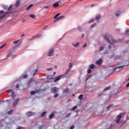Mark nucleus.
I'll list each match as a JSON object with an SVG mask.
<instances>
[{"label": "nucleus", "instance_id": "f257e3e1", "mask_svg": "<svg viewBox=\"0 0 129 129\" xmlns=\"http://www.w3.org/2000/svg\"><path fill=\"white\" fill-rule=\"evenodd\" d=\"M105 39L107 42H108L109 44L111 45H112L113 44H114L116 43V41L112 38V37H111L110 39L108 38V37L106 36V35L105 36Z\"/></svg>", "mask_w": 129, "mask_h": 129}, {"label": "nucleus", "instance_id": "f03ea898", "mask_svg": "<svg viewBox=\"0 0 129 129\" xmlns=\"http://www.w3.org/2000/svg\"><path fill=\"white\" fill-rule=\"evenodd\" d=\"M12 9H13V5H10V6L8 9V12H6L4 14L3 16H1V17L0 18V20L1 19H3V18H4L5 16H7L8 14H10L12 12Z\"/></svg>", "mask_w": 129, "mask_h": 129}, {"label": "nucleus", "instance_id": "7ed1b4c3", "mask_svg": "<svg viewBox=\"0 0 129 129\" xmlns=\"http://www.w3.org/2000/svg\"><path fill=\"white\" fill-rule=\"evenodd\" d=\"M51 92L52 93H54V94L56 93H57V92H59V88L55 87L51 89Z\"/></svg>", "mask_w": 129, "mask_h": 129}, {"label": "nucleus", "instance_id": "20e7f679", "mask_svg": "<svg viewBox=\"0 0 129 129\" xmlns=\"http://www.w3.org/2000/svg\"><path fill=\"white\" fill-rule=\"evenodd\" d=\"M64 77H65L64 75H61L55 77L54 79V82H57V81H59L60 79H61V78H64Z\"/></svg>", "mask_w": 129, "mask_h": 129}, {"label": "nucleus", "instance_id": "39448f33", "mask_svg": "<svg viewBox=\"0 0 129 129\" xmlns=\"http://www.w3.org/2000/svg\"><path fill=\"white\" fill-rule=\"evenodd\" d=\"M121 117H122V115L121 114V113H120L116 117L115 120L116 123H118V122H119V121L121 119Z\"/></svg>", "mask_w": 129, "mask_h": 129}, {"label": "nucleus", "instance_id": "423d86ee", "mask_svg": "<svg viewBox=\"0 0 129 129\" xmlns=\"http://www.w3.org/2000/svg\"><path fill=\"white\" fill-rule=\"evenodd\" d=\"M53 55H54V49H51L48 53L47 56L48 57H50L51 56H53Z\"/></svg>", "mask_w": 129, "mask_h": 129}, {"label": "nucleus", "instance_id": "0eeeda50", "mask_svg": "<svg viewBox=\"0 0 129 129\" xmlns=\"http://www.w3.org/2000/svg\"><path fill=\"white\" fill-rule=\"evenodd\" d=\"M26 115L28 117H30V116H32V115H35V113L31 111H29L26 113Z\"/></svg>", "mask_w": 129, "mask_h": 129}, {"label": "nucleus", "instance_id": "6e6552de", "mask_svg": "<svg viewBox=\"0 0 129 129\" xmlns=\"http://www.w3.org/2000/svg\"><path fill=\"white\" fill-rule=\"evenodd\" d=\"M65 19V16H60L59 17L56 18L55 20L54 21V23H56V22H57V21H59V20H63Z\"/></svg>", "mask_w": 129, "mask_h": 129}, {"label": "nucleus", "instance_id": "1a4fd4ad", "mask_svg": "<svg viewBox=\"0 0 129 129\" xmlns=\"http://www.w3.org/2000/svg\"><path fill=\"white\" fill-rule=\"evenodd\" d=\"M19 100H19V99H16L14 101V102L13 105V107H16V106L17 105L18 103L19 102Z\"/></svg>", "mask_w": 129, "mask_h": 129}, {"label": "nucleus", "instance_id": "9d476101", "mask_svg": "<svg viewBox=\"0 0 129 129\" xmlns=\"http://www.w3.org/2000/svg\"><path fill=\"white\" fill-rule=\"evenodd\" d=\"M41 37H42V34H38L35 36H33V37L30 38L29 40H30V41H32V40H34V39H35V38H41Z\"/></svg>", "mask_w": 129, "mask_h": 129}, {"label": "nucleus", "instance_id": "9b49d317", "mask_svg": "<svg viewBox=\"0 0 129 129\" xmlns=\"http://www.w3.org/2000/svg\"><path fill=\"white\" fill-rule=\"evenodd\" d=\"M73 46L74 47H78L79 46V42H75L72 43Z\"/></svg>", "mask_w": 129, "mask_h": 129}, {"label": "nucleus", "instance_id": "f8f14e48", "mask_svg": "<svg viewBox=\"0 0 129 129\" xmlns=\"http://www.w3.org/2000/svg\"><path fill=\"white\" fill-rule=\"evenodd\" d=\"M101 18V15L99 14L96 17V20H97V22L98 23L99 22V19Z\"/></svg>", "mask_w": 129, "mask_h": 129}, {"label": "nucleus", "instance_id": "ddd939ff", "mask_svg": "<svg viewBox=\"0 0 129 129\" xmlns=\"http://www.w3.org/2000/svg\"><path fill=\"white\" fill-rule=\"evenodd\" d=\"M124 36H125L126 37H129V29L126 30Z\"/></svg>", "mask_w": 129, "mask_h": 129}, {"label": "nucleus", "instance_id": "4468645a", "mask_svg": "<svg viewBox=\"0 0 129 129\" xmlns=\"http://www.w3.org/2000/svg\"><path fill=\"white\" fill-rule=\"evenodd\" d=\"M78 30L81 33H82L83 32V28L80 26L78 27Z\"/></svg>", "mask_w": 129, "mask_h": 129}, {"label": "nucleus", "instance_id": "2eb2a0df", "mask_svg": "<svg viewBox=\"0 0 129 129\" xmlns=\"http://www.w3.org/2000/svg\"><path fill=\"white\" fill-rule=\"evenodd\" d=\"M20 5H21V2H20V1L18 0L15 4V7H19V6H20Z\"/></svg>", "mask_w": 129, "mask_h": 129}, {"label": "nucleus", "instance_id": "dca6fc26", "mask_svg": "<svg viewBox=\"0 0 129 129\" xmlns=\"http://www.w3.org/2000/svg\"><path fill=\"white\" fill-rule=\"evenodd\" d=\"M59 7V3H56L53 5V8H58Z\"/></svg>", "mask_w": 129, "mask_h": 129}, {"label": "nucleus", "instance_id": "f3484780", "mask_svg": "<svg viewBox=\"0 0 129 129\" xmlns=\"http://www.w3.org/2000/svg\"><path fill=\"white\" fill-rule=\"evenodd\" d=\"M94 67H95V65L94 64H91L89 66L90 69H94Z\"/></svg>", "mask_w": 129, "mask_h": 129}, {"label": "nucleus", "instance_id": "a211bd4d", "mask_svg": "<svg viewBox=\"0 0 129 129\" xmlns=\"http://www.w3.org/2000/svg\"><path fill=\"white\" fill-rule=\"evenodd\" d=\"M16 52V50H15L14 51H12L11 52H10L8 54V55H7V57H10V55H12V54H13V53H15Z\"/></svg>", "mask_w": 129, "mask_h": 129}, {"label": "nucleus", "instance_id": "6ab92c4d", "mask_svg": "<svg viewBox=\"0 0 129 129\" xmlns=\"http://www.w3.org/2000/svg\"><path fill=\"white\" fill-rule=\"evenodd\" d=\"M101 62H102V59H99L98 61H96V63L97 65H100V64L101 63Z\"/></svg>", "mask_w": 129, "mask_h": 129}, {"label": "nucleus", "instance_id": "aec40b11", "mask_svg": "<svg viewBox=\"0 0 129 129\" xmlns=\"http://www.w3.org/2000/svg\"><path fill=\"white\" fill-rule=\"evenodd\" d=\"M116 17H119V16H120V11H117L116 14Z\"/></svg>", "mask_w": 129, "mask_h": 129}, {"label": "nucleus", "instance_id": "412c9836", "mask_svg": "<svg viewBox=\"0 0 129 129\" xmlns=\"http://www.w3.org/2000/svg\"><path fill=\"white\" fill-rule=\"evenodd\" d=\"M47 79H53V76L52 75H47Z\"/></svg>", "mask_w": 129, "mask_h": 129}, {"label": "nucleus", "instance_id": "4be33fe9", "mask_svg": "<svg viewBox=\"0 0 129 129\" xmlns=\"http://www.w3.org/2000/svg\"><path fill=\"white\" fill-rule=\"evenodd\" d=\"M125 66V65H123V66H121L116 67L114 69V71H115V70H116V69H118V68H122V67H124Z\"/></svg>", "mask_w": 129, "mask_h": 129}, {"label": "nucleus", "instance_id": "5701e85b", "mask_svg": "<svg viewBox=\"0 0 129 129\" xmlns=\"http://www.w3.org/2000/svg\"><path fill=\"white\" fill-rule=\"evenodd\" d=\"M11 96H12V97L13 98H14L15 97V96H16V95L15 94V92H14V91L12 92V93L11 94Z\"/></svg>", "mask_w": 129, "mask_h": 129}, {"label": "nucleus", "instance_id": "b1692460", "mask_svg": "<svg viewBox=\"0 0 129 129\" xmlns=\"http://www.w3.org/2000/svg\"><path fill=\"white\" fill-rule=\"evenodd\" d=\"M77 108V105H76V106H74L72 108H71V109H70V110L74 111V110H75Z\"/></svg>", "mask_w": 129, "mask_h": 129}, {"label": "nucleus", "instance_id": "393cba45", "mask_svg": "<svg viewBox=\"0 0 129 129\" xmlns=\"http://www.w3.org/2000/svg\"><path fill=\"white\" fill-rule=\"evenodd\" d=\"M60 13H58L57 14H56L54 17V19L55 20H56V19L58 18V17H59V16H60Z\"/></svg>", "mask_w": 129, "mask_h": 129}, {"label": "nucleus", "instance_id": "a878e982", "mask_svg": "<svg viewBox=\"0 0 129 129\" xmlns=\"http://www.w3.org/2000/svg\"><path fill=\"white\" fill-rule=\"evenodd\" d=\"M55 115L54 113H52L49 115V118H52V117H53V116Z\"/></svg>", "mask_w": 129, "mask_h": 129}, {"label": "nucleus", "instance_id": "bb28decb", "mask_svg": "<svg viewBox=\"0 0 129 129\" xmlns=\"http://www.w3.org/2000/svg\"><path fill=\"white\" fill-rule=\"evenodd\" d=\"M33 4H31L29 7L27 8L26 10L28 11V10H30V9H31V8L33 7Z\"/></svg>", "mask_w": 129, "mask_h": 129}, {"label": "nucleus", "instance_id": "cd10ccee", "mask_svg": "<svg viewBox=\"0 0 129 129\" xmlns=\"http://www.w3.org/2000/svg\"><path fill=\"white\" fill-rule=\"evenodd\" d=\"M46 113H47V111H44L43 112L42 114L41 115V117H43V116H45V114H46Z\"/></svg>", "mask_w": 129, "mask_h": 129}, {"label": "nucleus", "instance_id": "c85d7f7f", "mask_svg": "<svg viewBox=\"0 0 129 129\" xmlns=\"http://www.w3.org/2000/svg\"><path fill=\"white\" fill-rule=\"evenodd\" d=\"M30 18H32V19H35V18H36V17L35 16V15H33V14H31L29 15Z\"/></svg>", "mask_w": 129, "mask_h": 129}, {"label": "nucleus", "instance_id": "c756f323", "mask_svg": "<svg viewBox=\"0 0 129 129\" xmlns=\"http://www.w3.org/2000/svg\"><path fill=\"white\" fill-rule=\"evenodd\" d=\"M70 70H71V68L67 69V70L66 71V74L67 73H69V72H70Z\"/></svg>", "mask_w": 129, "mask_h": 129}, {"label": "nucleus", "instance_id": "7c9ffc66", "mask_svg": "<svg viewBox=\"0 0 129 129\" xmlns=\"http://www.w3.org/2000/svg\"><path fill=\"white\" fill-rule=\"evenodd\" d=\"M110 88V87H107L105 89H104V91H106V90H109Z\"/></svg>", "mask_w": 129, "mask_h": 129}, {"label": "nucleus", "instance_id": "2f4dec72", "mask_svg": "<svg viewBox=\"0 0 129 129\" xmlns=\"http://www.w3.org/2000/svg\"><path fill=\"white\" fill-rule=\"evenodd\" d=\"M82 98H83V95L81 94L79 96V99L81 100V99H82Z\"/></svg>", "mask_w": 129, "mask_h": 129}, {"label": "nucleus", "instance_id": "473e14b6", "mask_svg": "<svg viewBox=\"0 0 129 129\" xmlns=\"http://www.w3.org/2000/svg\"><path fill=\"white\" fill-rule=\"evenodd\" d=\"M71 114H72V113H70L69 114H67L66 116V117L67 118H68V117H69V116H70V115H71Z\"/></svg>", "mask_w": 129, "mask_h": 129}, {"label": "nucleus", "instance_id": "72a5a7b5", "mask_svg": "<svg viewBox=\"0 0 129 129\" xmlns=\"http://www.w3.org/2000/svg\"><path fill=\"white\" fill-rule=\"evenodd\" d=\"M37 73H38V70L36 69V70H35V71L33 74L34 76H35V75H37Z\"/></svg>", "mask_w": 129, "mask_h": 129}, {"label": "nucleus", "instance_id": "f704fd0d", "mask_svg": "<svg viewBox=\"0 0 129 129\" xmlns=\"http://www.w3.org/2000/svg\"><path fill=\"white\" fill-rule=\"evenodd\" d=\"M65 92L66 93H69L70 92V90H69V88H67V89H66L65 90Z\"/></svg>", "mask_w": 129, "mask_h": 129}, {"label": "nucleus", "instance_id": "c9c22d12", "mask_svg": "<svg viewBox=\"0 0 129 129\" xmlns=\"http://www.w3.org/2000/svg\"><path fill=\"white\" fill-rule=\"evenodd\" d=\"M93 22H94V19H91V20L89 21V24H90V23H93Z\"/></svg>", "mask_w": 129, "mask_h": 129}, {"label": "nucleus", "instance_id": "e433bc0d", "mask_svg": "<svg viewBox=\"0 0 129 129\" xmlns=\"http://www.w3.org/2000/svg\"><path fill=\"white\" fill-rule=\"evenodd\" d=\"M87 72L89 74H90V73H91V72H92V71L91 70V69H88Z\"/></svg>", "mask_w": 129, "mask_h": 129}, {"label": "nucleus", "instance_id": "4c0bfd02", "mask_svg": "<svg viewBox=\"0 0 129 129\" xmlns=\"http://www.w3.org/2000/svg\"><path fill=\"white\" fill-rule=\"evenodd\" d=\"M73 65V63H72V62H70V63L69 64V68H71V67H72Z\"/></svg>", "mask_w": 129, "mask_h": 129}, {"label": "nucleus", "instance_id": "58836bf2", "mask_svg": "<svg viewBox=\"0 0 129 129\" xmlns=\"http://www.w3.org/2000/svg\"><path fill=\"white\" fill-rule=\"evenodd\" d=\"M20 42V40H15L13 42V44H18Z\"/></svg>", "mask_w": 129, "mask_h": 129}, {"label": "nucleus", "instance_id": "ea45409f", "mask_svg": "<svg viewBox=\"0 0 129 129\" xmlns=\"http://www.w3.org/2000/svg\"><path fill=\"white\" fill-rule=\"evenodd\" d=\"M36 93V92L35 91H32L30 92V94H31V95H33L34 94H35Z\"/></svg>", "mask_w": 129, "mask_h": 129}, {"label": "nucleus", "instance_id": "a19ab883", "mask_svg": "<svg viewBox=\"0 0 129 129\" xmlns=\"http://www.w3.org/2000/svg\"><path fill=\"white\" fill-rule=\"evenodd\" d=\"M14 111L13 109H11L10 111L8 112V114H11V113Z\"/></svg>", "mask_w": 129, "mask_h": 129}, {"label": "nucleus", "instance_id": "79ce46f5", "mask_svg": "<svg viewBox=\"0 0 129 129\" xmlns=\"http://www.w3.org/2000/svg\"><path fill=\"white\" fill-rule=\"evenodd\" d=\"M58 96H59V94H58V93L55 94L54 95V98H56V97H58Z\"/></svg>", "mask_w": 129, "mask_h": 129}, {"label": "nucleus", "instance_id": "37998d69", "mask_svg": "<svg viewBox=\"0 0 129 129\" xmlns=\"http://www.w3.org/2000/svg\"><path fill=\"white\" fill-rule=\"evenodd\" d=\"M24 79H26V78H28V75H25L23 76Z\"/></svg>", "mask_w": 129, "mask_h": 129}, {"label": "nucleus", "instance_id": "c03bdc74", "mask_svg": "<svg viewBox=\"0 0 129 129\" xmlns=\"http://www.w3.org/2000/svg\"><path fill=\"white\" fill-rule=\"evenodd\" d=\"M7 45V44H4L3 45H2L1 47H0V49H2V48H4V47H5V46H6Z\"/></svg>", "mask_w": 129, "mask_h": 129}, {"label": "nucleus", "instance_id": "a18cd8bd", "mask_svg": "<svg viewBox=\"0 0 129 129\" xmlns=\"http://www.w3.org/2000/svg\"><path fill=\"white\" fill-rule=\"evenodd\" d=\"M91 77H92V76L90 75L86 80V81H87V80H88V79H89V78H91Z\"/></svg>", "mask_w": 129, "mask_h": 129}, {"label": "nucleus", "instance_id": "49530a36", "mask_svg": "<svg viewBox=\"0 0 129 129\" xmlns=\"http://www.w3.org/2000/svg\"><path fill=\"white\" fill-rule=\"evenodd\" d=\"M46 70H47V71H51V70H53V68L47 69Z\"/></svg>", "mask_w": 129, "mask_h": 129}, {"label": "nucleus", "instance_id": "de8ad7c7", "mask_svg": "<svg viewBox=\"0 0 129 129\" xmlns=\"http://www.w3.org/2000/svg\"><path fill=\"white\" fill-rule=\"evenodd\" d=\"M75 127V126H74V125H73L70 128V129H74Z\"/></svg>", "mask_w": 129, "mask_h": 129}, {"label": "nucleus", "instance_id": "09e8293b", "mask_svg": "<svg viewBox=\"0 0 129 129\" xmlns=\"http://www.w3.org/2000/svg\"><path fill=\"white\" fill-rule=\"evenodd\" d=\"M103 49H104V47H103V46H101L100 47V50H101V51H102V50H103Z\"/></svg>", "mask_w": 129, "mask_h": 129}, {"label": "nucleus", "instance_id": "8fccbe9b", "mask_svg": "<svg viewBox=\"0 0 129 129\" xmlns=\"http://www.w3.org/2000/svg\"><path fill=\"white\" fill-rule=\"evenodd\" d=\"M96 25V23H94V24L91 25V28H93V27H94Z\"/></svg>", "mask_w": 129, "mask_h": 129}, {"label": "nucleus", "instance_id": "3c124183", "mask_svg": "<svg viewBox=\"0 0 129 129\" xmlns=\"http://www.w3.org/2000/svg\"><path fill=\"white\" fill-rule=\"evenodd\" d=\"M18 47H19V45H17V46H14L13 47V49H14L15 50V49H16V48H18Z\"/></svg>", "mask_w": 129, "mask_h": 129}, {"label": "nucleus", "instance_id": "603ef678", "mask_svg": "<svg viewBox=\"0 0 129 129\" xmlns=\"http://www.w3.org/2000/svg\"><path fill=\"white\" fill-rule=\"evenodd\" d=\"M108 57L109 58V59H111V58H113V55H111V56L108 55Z\"/></svg>", "mask_w": 129, "mask_h": 129}, {"label": "nucleus", "instance_id": "864d4df0", "mask_svg": "<svg viewBox=\"0 0 129 129\" xmlns=\"http://www.w3.org/2000/svg\"><path fill=\"white\" fill-rule=\"evenodd\" d=\"M4 10H1L0 11V15L2 14H4Z\"/></svg>", "mask_w": 129, "mask_h": 129}, {"label": "nucleus", "instance_id": "5fc2aeb1", "mask_svg": "<svg viewBox=\"0 0 129 129\" xmlns=\"http://www.w3.org/2000/svg\"><path fill=\"white\" fill-rule=\"evenodd\" d=\"M49 8V6H45L43 7V9H48Z\"/></svg>", "mask_w": 129, "mask_h": 129}, {"label": "nucleus", "instance_id": "6e6d98bb", "mask_svg": "<svg viewBox=\"0 0 129 129\" xmlns=\"http://www.w3.org/2000/svg\"><path fill=\"white\" fill-rule=\"evenodd\" d=\"M4 10H7V9H8V6H4Z\"/></svg>", "mask_w": 129, "mask_h": 129}, {"label": "nucleus", "instance_id": "4d7b16f0", "mask_svg": "<svg viewBox=\"0 0 129 129\" xmlns=\"http://www.w3.org/2000/svg\"><path fill=\"white\" fill-rule=\"evenodd\" d=\"M42 127H43V125H40L39 126V129H42Z\"/></svg>", "mask_w": 129, "mask_h": 129}, {"label": "nucleus", "instance_id": "13d9d810", "mask_svg": "<svg viewBox=\"0 0 129 129\" xmlns=\"http://www.w3.org/2000/svg\"><path fill=\"white\" fill-rule=\"evenodd\" d=\"M8 92H12V91H13V90H8Z\"/></svg>", "mask_w": 129, "mask_h": 129}, {"label": "nucleus", "instance_id": "bf43d9fd", "mask_svg": "<svg viewBox=\"0 0 129 129\" xmlns=\"http://www.w3.org/2000/svg\"><path fill=\"white\" fill-rule=\"evenodd\" d=\"M126 87H129V82L126 85Z\"/></svg>", "mask_w": 129, "mask_h": 129}, {"label": "nucleus", "instance_id": "052dcab7", "mask_svg": "<svg viewBox=\"0 0 129 129\" xmlns=\"http://www.w3.org/2000/svg\"><path fill=\"white\" fill-rule=\"evenodd\" d=\"M19 87H20V85L19 84H17L16 85V88H19Z\"/></svg>", "mask_w": 129, "mask_h": 129}, {"label": "nucleus", "instance_id": "680f3d73", "mask_svg": "<svg viewBox=\"0 0 129 129\" xmlns=\"http://www.w3.org/2000/svg\"><path fill=\"white\" fill-rule=\"evenodd\" d=\"M46 28H48V26H46L43 28V30H46Z\"/></svg>", "mask_w": 129, "mask_h": 129}, {"label": "nucleus", "instance_id": "e2e57ef3", "mask_svg": "<svg viewBox=\"0 0 129 129\" xmlns=\"http://www.w3.org/2000/svg\"><path fill=\"white\" fill-rule=\"evenodd\" d=\"M71 99H68V102H70V101H71Z\"/></svg>", "mask_w": 129, "mask_h": 129}, {"label": "nucleus", "instance_id": "0e129e2a", "mask_svg": "<svg viewBox=\"0 0 129 129\" xmlns=\"http://www.w3.org/2000/svg\"><path fill=\"white\" fill-rule=\"evenodd\" d=\"M116 32H120V29H116Z\"/></svg>", "mask_w": 129, "mask_h": 129}, {"label": "nucleus", "instance_id": "69168bd1", "mask_svg": "<svg viewBox=\"0 0 129 129\" xmlns=\"http://www.w3.org/2000/svg\"><path fill=\"white\" fill-rule=\"evenodd\" d=\"M84 36H85L84 34H82V38H84Z\"/></svg>", "mask_w": 129, "mask_h": 129}, {"label": "nucleus", "instance_id": "338daca9", "mask_svg": "<svg viewBox=\"0 0 129 129\" xmlns=\"http://www.w3.org/2000/svg\"><path fill=\"white\" fill-rule=\"evenodd\" d=\"M108 48L109 49H111V45H109V46H108Z\"/></svg>", "mask_w": 129, "mask_h": 129}, {"label": "nucleus", "instance_id": "774afa93", "mask_svg": "<svg viewBox=\"0 0 129 129\" xmlns=\"http://www.w3.org/2000/svg\"><path fill=\"white\" fill-rule=\"evenodd\" d=\"M110 106H108V107H107V109H109V108H110Z\"/></svg>", "mask_w": 129, "mask_h": 129}]
</instances>
